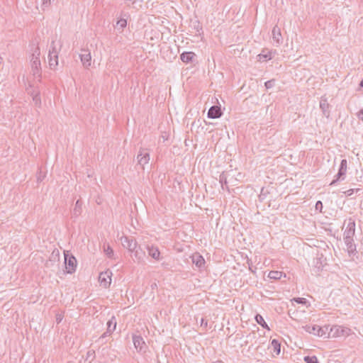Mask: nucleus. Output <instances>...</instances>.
Instances as JSON below:
<instances>
[{"label":"nucleus","instance_id":"f257e3e1","mask_svg":"<svg viewBox=\"0 0 363 363\" xmlns=\"http://www.w3.org/2000/svg\"><path fill=\"white\" fill-rule=\"evenodd\" d=\"M40 51L38 47L35 48L33 54L32 59L30 60L31 69L33 74L35 77H41V65L40 60Z\"/></svg>","mask_w":363,"mask_h":363},{"label":"nucleus","instance_id":"f03ea898","mask_svg":"<svg viewBox=\"0 0 363 363\" xmlns=\"http://www.w3.org/2000/svg\"><path fill=\"white\" fill-rule=\"evenodd\" d=\"M65 255V265L66 272L72 274L76 271L77 259L74 256L69 252V251L64 252Z\"/></svg>","mask_w":363,"mask_h":363},{"label":"nucleus","instance_id":"7ed1b4c3","mask_svg":"<svg viewBox=\"0 0 363 363\" xmlns=\"http://www.w3.org/2000/svg\"><path fill=\"white\" fill-rule=\"evenodd\" d=\"M347 162L346 159L341 160L340 165L337 174L335 176V179L330 183V186L335 185L339 181H342L345 179L347 172Z\"/></svg>","mask_w":363,"mask_h":363},{"label":"nucleus","instance_id":"20e7f679","mask_svg":"<svg viewBox=\"0 0 363 363\" xmlns=\"http://www.w3.org/2000/svg\"><path fill=\"white\" fill-rule=\"evenodd\" d=\"M49 65L50 69H55L58 65V52L55 45V41H52L48 53Z\"/></svg>","mask_w":363,"mask_h":363},{"label":"nucleus","instance_id":"39448f33","mask_svg":"<svg viewBox=\"0 0 363 363\" xmlns=\"http://www.w3.org/2000/svg\"><path fill=\"white\" fill-rule=\"evenodd\" d=\"M347 222L346 228L343 233V237L353 238L355 235V220L353 218H349L345 223Z\"/></svg>","mask_w":363,"mask_h":363},{"label":"nucleus","instance_id":"423d86ee","mask_svg":"<svg viewBox=\"0 0 363 363\" xmlns=\"http://www.w3.org/2000/svg\"><path fill=\"white\" fill-rule=\"evenodd\" d=\"M121 244L123 247L127 248L130 252L134 251L137 248V241L131 237L122 236L121 238Z\"/></svg>","mask_w":363,"mask_h":363},{"label":"nucleus","instance_id":"0eeeda50","mask_svg":"<svg viewBox=\"0 0 363 363\" xmlns=\"http://www.w3.org/2000/svg\"><path fill=\"white\" fill-rule=\"evenodd\" d=\"M111 276L112 272L110 270L101 272L99 276L100 284L106 289L109 287L111 283Z\"/></svg>","mask_w":363,"mask_h":363},{"label":"nucleus","instance_id":"6e6552de","mask_svg":"<svg viewBox=\"0 0 363 363\" xmlns=\"http://www.w3.org/2000/svg\"><path fill=\"white\" fill-rule=\"evenodd\" d=\"M82 53L79 55L81 62L85 68H89L91 61V52L86 49H82Z\"/></svg>","mask_w":363,"mask_h":363},{"label":"nucleus","instance_id":"1a4fd4ad","mask_svg":"<svg viewBox=\"0 0 363 363\" xmlns=\"http://www.w3.org/2000/svg\"><path fill=\"white\" fill-rule=\"evenodd\" d=\"M344 242L347 246L350 255H355L357 253L356 245L354 242L353 238L343 237Z\"/></svg>","mask_w":363,"mask_h":363},{"label":"nucleus","instance_id":"9d476101","mask_svg":"<svg viewBox=\"0 0 363 363\" xmlns=\"http://www.w3.org/2000/svg\"><path fill=\"white\" fill-rule=\"evenodd\" d=\"M273 41L276 43V46H279L283 42V38L281 33V28L275 26L272 31Z\"/></svg>","mask_w":363,"mask_h":363},{"label":"nucleus","instance_id":"9b49d317","mask_svg":"<svg viewBox=\"0 0 363 363\" xmlns=\"http://www.w3.org/2000/svg\"><path fill=\"white\" fill-rule=\"evenodd\" d=\"M138 163L144 166L147 163H148L150 160V154L147 150L140 149L138 156H137Z\"/></svg>","mask_w":363,"mask_h":363},{"label":"nucleus","instance_id":"f8f14e48","mask_svg":"<svg viewBox=\"0 0 363 363\" xmlns=\"http://www.w3.org/2000/svg\"><path fill=\"white\" fill-rule=\"evenodd\" d=\"M192 262L198 267L200 270L205 268V259L199 253H195L191 256Z\"/></svg>","mask_w":363,"mask_h":363},{"label":"nucleus","instance_id":"ddd939ff","mask_svg":"<svg viewBox=\"0 0 363 363\" xmlns=\"http://www.w3.org/2000/svg\"><path fill=\"white\" fill-rule=\"evenodd\" d=\"M133 342L134 347L138 352L145 351L144 349L145 348V342L140 335H133Z\"/></svg>","mask_w":363,"mask_h":363},{"label":"nucleus","instance_id":"4468645a","mask_svg":"<svg viewBox=\"0 0 363 363\" xmlns=\"http://www.w3.org/2000/svg\"><path fill=\"white\" fill-rule=\"evenodd\" d=\"M222 116V111L220 106H212L207 113V116L208 118H218Z\"/></svg>","mask_w":363,"mask_h":363},{"label":"nucleus","instance_id":"2eb2a0df","mask_svg":"<svg viewBox=\"0 0 363 363\" xmlns=\"http://www.w3.org/2000/svg\"><path fill=\"white\" fill-rule=\"evenodd\" d=\"M116 319L114 316H112L111 318L107 322V330L106 332L104 333L101 337H104L107 335V334L111 335L116 328Z\"/></svg>","mask_w":363,"mask_h":363},{"label":"nucleus","instance_id":"dca6fc26","mask_svg":"<svg viewBox=\"0 0 363 363\" xmlns=\"http://www.w3.org/2000/svg\"><path fill=\"white\" fill-rule=\"evenodd\" d=\"M147 250L148 252V255L156 260L160 259V252L158 247L154 245H147Z\"/></svg>","mask_w":363,"mask_h":363},{"label":"nucleus","instance_id":"f3484780","mask_svg":"<svg viewBox=\"0 0 363 363\" xmlns=\"http://www.w3.org/2000/svg\"><path fill=\"white\" fill-rule=\"evenodd\" d=\"M196 56L194 52H184L180 55V59L184 63H189L194 61Z\"/></svg>","mask_w":363,"mask_h":363},{"label":"nucleus","instance_id":"a211bd4d","mask_svg":"<svg viewBox=\"0 0 363 363\" xmlns=\"http://www.w3.org/2000/svg\"><path fill=\"white\" fill-rule=\"evenodd\" d=\"M271 348L274 354L279 355L281 352V343L279 342V340L273 339L271 341Z\"/></svg>","mask_w":363,"mask_h":363},{"label":"nucleus","instance_id":"6ab92c4d","mask_svg":"<svg viewBox=\"0 0 363 363\" xmlns=\"http://www.w3.org/2000/svg\"><path fill=\"white\" fill-rule=\"evenodd\" d=\"M227 179H228V174L224 172H222L219 176V182L221 185L222 189L223 190L227 189L228 191H229L228 186Z\"/></svg>","mask_w":363,"mask_h":363},{"label":"nucleus","instance_id":"aec40b11","mask_svg":"<svg viewBox=\"0 0 363 363\" xmlns=\"http://www.w3.org/2000/svg\"><path fill=\"white\" fill-rule=\"evenodd\" d=\"M259 61H267L272 59V51L268 50H262V52L257 55Z\"/></svg>","mask_w":363,"mask_h":363},{"label":"nucleus","instance_id":"412c9836","mask_svg":"<svg viewBox=\"0 0 363 363\" xmlns=\"http://www.w3.org/2000/svg\"><path fill=\"white\" fill-rule=\"evenodd\" d=\"M320 109L322 110L323 114L326 116V117H328L329 116V114H330V111H329V104L327 101L326 99H321L320 101Z\"/></svg>","mask_w":363,"mask_h":363},{"label":"nucleus","instance_id":"4be33fe9","mask_svg":"<svg viewBox=\"0 0 363 363\" xmlns=\"http://www.w3.org/2000/svg\"><path fill=\"white\" fill-rule=\"evenodd\" d=\"M302 328L307 333L310 334H313L317 335V329H318V325H306L302 326Z\"/></svg>","mask_w":363,"mask_h":363},{"label":"nucleus","instance_id":"5701e85b","mask_svg":"<svg viewBox=\"0 0 363 363\" xmlns=\"http://www.w3.org/2000/svg\"><path fill=\"white\" fill-rule=\"evenodd\" d=\"M256 322L260 325L263 328L267 329L268 330H270L268 325L265 322L264 318L260 314H257L255 317Z\"/></svg>","mask_w":363,"mask_h":363},{"label":"nucleus","instance_id":"b1692460","mask_svg":"<svg viewBox=\"0 0 363 363\" xmlns=\"http://www.w3.org/2000/svg\"><path fill=\"white\" fill-rule=\"evenodd\" d=\"M131 252L133 253L135 258L138 262H140L143 259V255H144V252L140 249V247H138V245H137V248H135V250L134 251H131Z\"/></svg>","mask_w":363,"mask_h":363},{"label":"nucleus","instance_id":"393cba45","mask_svg":"<svg viewBox=\"0 0 363 363\" xmlns=\"http://www.w3.org/2000/svg\"><path fill=\"white\" fill-rule=\"evenodd\" d=\"M82 211V203L79 200H77L75 206L73 209V215L76 217L79 216Z\"/></svg>","mask_w":363,"mask_h":363},{"label":"nucleus","instance_id":"a878e982","mask_svg":"<svg viewBox=\"0 0 363 363\" xmlns=\"http://www.w3.org/2000/svg\"><path fill=\"white\" fill-rule=\"evenodd\" d=\"M354 193H355L358 195H361V194H363V190H362V189L357 188V189H348L347 191H345V194L348 196H352Z\"/></svg>","mask_w":363,"mask_h":363},{"label":"nucleus","instance_id":"bb28decb","mask_svg":"<svg viewBox=\"0 0 363 363\" xmlns=\"http://www.w3.org/2000/svg\"><path fill=\"white\" fill-rule=\"evenodd\" d=\"M329 326L320 327L318 326V329H317V336L323 337L325 336L328 331Z\"/></svg>","mask_w":363,"mask_h":363},{"label":"nucleus","instance_id":"cd10ccee","mask_svg":"<svg viewBox=\"0 0 363 363\" xmlns=\"http://www.w3.org/2000/svg\"><path fill=\"white\" fill-rule=\"evenodd\" d=\"M282 272L278 271H271L269 273L268 277L272 279H281Z\"/></svg>","mask_w":363,"mask_h":363},{"label":"nucleus","instance_id":"c85d7f7f","mask_svg":"<svg viewBox=\"0 0 363 363\" xmlns=\"http://www.w3.org/2000/svg\"><path fill=\"white\" fill-rule=\"evenodd\" d=\"M330 333H333V336H339L343 333V329L340 326H334L330 328Z\"/></svg>","mask_w":363,"mask_h":363},{"label":"nucleus","instance_id":"c756f323","mask_svg":"<svg viewBox=\"0 0 363 363\" xmlns=\"http://www.w3.org/2000/svg\"><path fill=\"white\" fill-rule=\"evenodd\" d=\"M40 1H41V5H40L41 10L45 11L51 5L52 0H40Z\"/></svg>","mask_w":363,"mask_h":363},{"label":"nucleus","instance_id":"7c9ffc66","mask_svg":"<svg viewBox=\"0 0 363 363\" xmlns=\"http://www.w3.org/2000/svg\"><path fill=\"white\" fill-rule=\"evenodd\" d=\"M303 360L306 363H318V358L315 356H306Z\"/></svg>","mask_w":363,"mask_h":363},{"label":"nucleus","instance_id":"2f4dec72","mask_svg":"<svg viewBox=\"0 0 363 363\" xmlns=\"http://www.w3.org/2000/svg\"><path fill=\"white\" fill-rule=\"evenodd\" d=\"M293 300L296 303L302 304V305H307L308 303V300L305 298L298 297V298H294Z\"/></svg>","mask_w":363,"mask_h":363},{"label":"nucleus","instance_id":"473e14b6","mask_svg":"<svg viewBox=\"0 0 363 363\" xmlns=\"http://www.w3.org/2000/svg\"><path fill=\"white\" fill-rule=\"evenodd\" d=\"M117 26H120L121 28H124L127 26V21L125 18H121L117 21Z\"/></svg>","mask_w":363,"mask_h":363},{"label":"nucleus","instance_id":"72a5a7b5","mask_svg":"<svg viewBox=\"0 0 363 363\" xmlns=\"http://www.w3.org/2000/svg\"><path fill=\"white\" fill-rule=\"evenodd\" d=\"M104 252L109 258L112 257L113 255V250L109 245L104 249Z\"/></svg>","mask_w":363,"mask_h":363},{"label":"nucleus","instance_id":"f704fd0d","mask_svg":"<svg viewBox=\"0 0 363 363\" xmlns=\"http://www.w3.org/2000/svg\"><path fill=\"white\" fill-rule=\"evenodd\" d=\"M274 83H275V80L274 79L268 80V81H267L264 83V86H265L267 89H272L274 86Z\"/></svg>","mask_w":363,"mask_h":363},{"label":"nucleus","instance_id":"c9c22d12","mask_svg":"<svg viewBox=\"0 0 363 363\" xmlns=\"http://www.w3.org/2000/svg\"><path fill=\"white\" fill-rule=\"evenodd\" d=\"M86 359H91V360H93L95 357V352L94 350H89L87 352L86 354Z\"/></svg>","mask_w":363,"mask_h":363},{"label":"nucleus","instance_id":"e433bc0d","mask_svg":"<svg viewBox=\"0 0 363 363\" xmlns=\"http://www.w3.org/2000/svg\"><path fill=\"white\" fill-rule=\"evenodd\" d=\"M315 207L316 210H318L320 212H322L323 203L320 201H318L315 203Z\"/></svg>","mask_w":363,"mask_h":363},{"label":"nucleus","instance_id":"4c0bfd02","mask_svg":"<svg viewBox=\"0 0 363 363\" xmlns=\"http://www.w3.org/2000/svg\"><path fill=\"white\" fill-rule=\"evenodd\" d=\"M33 99L36 105H40L41 101L38 94L35 95Z\"/></svg>","mask_w":363,"mask_h":363},{"label":"nucleus","instance_id":"58836bf2","mask_svg":"<svg viewBox=\"0 0 363 363\" xmlns=\"http://www.w3.org/2000/svg\"><path fill=\"white\" fill-rule=\"evenodd\" d=\"M207 325H208V320H206L205 318H202L201 319V327H203V326L204 328H206V327H207Z\"/></svg>","mask_w":363,"mask_h":363},{"label":"nucleus","instance_id":"ea45409f","mask_svg":"<svg viewBox=\"0 0 363 363\" xmlns=\"http://www.w3.org/2000/svg\"><path fill=\"white\" fill-rule=\"evenodd\" d=\"M62 318H63V315H62L57 314V315H56V322H57V323H60L62 320Z\"/></svg>","mask_w":363,"mask_h":363},{"label":"nucleus","instance_id":"a19ab883","mask_svg":"<svg viewBox=\"0 0 363 363\" xmlns=\"http://www.w3.org/2000/svg\"><path fill=\"white\" fill-rule=\"evenodd\" d=\"M357 116L359 119L363 121V109H362L357 114Z\"/></svg>","mask_w":363,"mask_h":363},{"label":"nucleus","instance_id":"79ce46f5","mask_svg":"<svg viewBox=\"0 0 363 363\" xmlns=\"http://www.w3.org/2000/svg\"><path fill=\"white\" fill-rule=\"evenodd\" d=\"M359 86L361 87H363V79L361 80L360 83H359Z\"/></svg>","mask_w":363,"mask_h":363},{"label":"nucleus","instance_id":"37998d69","mask_svg":"<svg viewBox=\"0 0 363 363\" xmlns=\"http://www.w3.org/2000/svg\"><path fill=\"white\" fill-rule=\"evenodd\" d=\"M38 182L42 181L41 176H39V177H38Z\"/></svg>","mask_w":363,"mask_h":363},{"label":"nucleus","instance_id":"c03bdc74","mask_svg":"<svg viewBox=\"0 0 363 363\" xmlns=\"http://www.w3.org/2000/svg\"><path fill=\"white\" fill-rule=\"evenodd\" d=\"M3 59L0 57V65L2 64Z\"/></svg>","mask_w":363,"mask_h":363},{"label":"nucleus","instance_id":"a18cd8bd","mask_svg":"<svg viewBox=\"0 0 363 363\" xmlns=\"http://www.w3.org/2000/svg\"><path fill=\"white\" fill-rule=\"evenodd\" d=\"M249 269H250V270L252 272H255L253 271V268H252L251 267H249Z\"/></svg>","mask_w":363,"mask_h":363},{"label":"nucleus","instance_id":"49530a36","mask_svg":"<svg viewBox=\"0 0 363 363\" xmlns=\"http://www.w3.org/2000/svg\"><path fill=\"white\" fill-rule=\"evenodd\" d=\"M214 363H223L222 361H218L216 362H214Z\"/></svg>","mask_w":363,"mask_h":363}]
</instances>
